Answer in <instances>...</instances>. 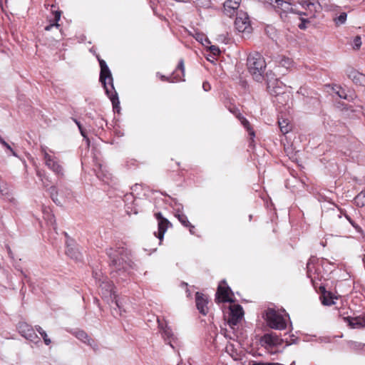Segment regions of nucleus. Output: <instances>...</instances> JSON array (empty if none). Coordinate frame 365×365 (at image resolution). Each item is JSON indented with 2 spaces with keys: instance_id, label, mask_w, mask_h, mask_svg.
<instances>
[{
  "instance_id": "f03ea898",
  "label": "nucleus",
  "mask_w": 365,
  "mask_h": 365,
  "mask_svg": "<svg viewBox=\"0 0 365 365\" xmlns=\"http://www.w3.org/2000/svg\"><path fill=\"white\" fill-rule=\"evenodd\" d=\"M247 66L253 78L259 82L265 80L267 89L272 93L274 90L273 74L270 71L267 72L265 76L263 75L266 68V62L263 56L257 52L250 53L247 57Z\"/></svg>"
},
{
  "instance_id": "de8ad7c7",
  "label": "nucleus",
  "mask_w": 365,
  "mask_h": 365,
  "mask_svg": "<svg viewBox=\"0 0 365 365\" xmlns=\"http://www.w3.org/2000/svg\"><path fill=\"white\" fill-rule=\"evenodd\" d=\"M314 5H315L314 3L307 2V1H304V4H302V6L305 9H310V6H314Z\"/></svg>"
},
{
  "instance_id": "864d4df0",
  "label": "nucleus",
  "mask_w": 365,
  "mask_h": 365,
  "mask_svg": "<svg viewBox=\"0 0 365 365\" xmlns=\"http://www.w3.org/2000/svg\"><path fill=\"white\" fill-rule=\"evenodd\" d=\"M277 98V101H279V98H284V96H279V95H277L276 96Z\"/></svg>"
},
{
  "instance_id": "c03bdc74",
  "label": "nucleus",
  "mask_w": 365,
  "mask_h": 365,
  "mask_svg": "<svg viewBox=\"0 0 365 365\" xmlns=\"http://www.w3.org/2000/svg\"><path fill=\"white\" fill-rule=\"evenodd\" d=\"M74 122L76 123V124L78 125V128L81 133V135L83 136V137H86V134H85V132L81 125V123L79 121H78L76 119H74L73 120Z\"/></svg>"
},
{
  "instance_id": "423d86ee",
  "label": "nucleus",
  "mask_w": 365,
  "mask_h": 365,
  "mask_svg": "<svg viewBox=\"0 0 365 365\" xmlns=\"http://www.w3.org/2000/svg\"><path fill=\"white\" fill-rule=\"evenodd\" d=\"M235 26L237 31L245 35H249L252 31L250 20L247 13L241 12L237 14L235 21Z\"/></svg>"
},
{
  "instance_id": "f257e3e1",
  "label": "nucleus",
  "mask_w": 365,
  "mask_h": 365,
  "mask_svg": "<svg viewBox=\"0 0 365 365\" xmlns=\"http://www.w3.org/2000/svg\"><path fill=\"white\" fill-rule=\"evenodd\" d=\"M107 255L110 259L112 277L118 282L127 280L133 269V264L123 248H109L107 250Z\"/></svg>"
},
{
  "instance_id": "393cba45",
  "label": "nucleus",
  "mask_w": 365,
  "mask_h": 365,
  "mask_svg": "<svg viewBox=\"0 0 365 365\" xmlns=\"http://www.w3.org/2000/svg\"><path fill=\"white\" fill-rule=\"evenodd\" d=\"M176 216L182 225L187 227H190V232L192 233V229H194V226L192 225L189 222L187 216L183 213H178L176 215Z\"/></svg>"
},
{
  "instance_id": "dca6fc26",
  "label": "nucleus",
  "mask_w": 365,
  "mask_h": 365,
  "mask_svg": "<svg viewBox=\"0 0 365 365\" xmlns=\"http://www.w3.org/2000/svg\"><path fill=\"white\" fill-rule=\"evenodd\" d=\"M76 337L86 344L87 345L92 347L94 350H97L98 346L93 339L89 337V336L83 330H78L74 333Z\"/></svg>"
},
{
  "instance_id": "37998d69",
  "label": "nucleus",
  "mask_w": 365,
  "mask_h": 365,
  "mask_svg": "<svg viewBox=\"0 0 365 365\" xmlns=\"http://www.w3.org/2000/svg\"><path fill=\"white\" fill-rule=\"evenodd\" d=\"M210 49L214 55H218L220 53V48L216 46H211Z\"/></svg>"
},
{
  "instance_id": "6e6d98bb",
  "label": "nucleus",
  "mask_w": 365,
  "mask_h": 365,
  "mask_svg": "<svg viewBox=\"0 0 365 365\" xmlns=\"http://www.w3.org/2000/svg\"><path fill=\"white\" fill-rule=\"evenodd\" d=\"M275 365H283V364H281L279 363H275Z\"/></svg>"
},
{
  "instance_id": "1a4fd4ad",
  "label": "nucleus",
  "mask_w": 365,
  "mask_h": 365,
  "mask_svg": "<svg viewBox=\"0 0 365 365\" xmlns=\"http://www.w3.org/2000/svg\"><path fill=\"white\" fill-rule=\"evenodd\" d=\"M275 12L284 21L289 13H295L291 3L283 0H275Z\"/></svg>"
},
{
  "instance_id": "bb28decb",
  "label": "nucleus",
  "mask_w": 365,
  "mask_h": 365,
  "mask_svg": "<svg viewBox=\"0 0 365 365\" xmlns=\"http://www.w3.org/2000/svg\"><path fill=\"white\" fill-rule=\"evenodd\" d=\"M356 205L359 207L365 206V190L360 192L354 198Z\"/></svg>"
},
{
  "instance_id": "a19ab883",
  "label": "nucleus",
  "mask_w": 365,
  "mask_h": 365,
  "mask_svg": "<svg viewBox=\"0 0 365 365\" xmlns=\"http://www.w3.org/2000/svg\"><path fill=\"white\" fill-rule=\"evenodd\" d=\"M309 23V21L307 19H302L301 23L299 24V28L300 29L304 30L307 28V24Z\"/></svg>"
},
{
  "instance_id": "f8f14e48",
  "label": "nucleus",
  "mask_w": 365,
  "mask_h": 365,
  "mask_svg": "<svg viewBox=\"0 0 365 365\" xmlns=\"http://www.w3.org/2000/svg\"><path fill=\"white\" fill-rule=\"evenodd\" d=\"M225 281H222L217 287L216 292V299L218 302H231L232 299L230 298L229 293L231 292L229 287L225 286Z\"/></svg>"
},
{
  "instance_id": "c756f323",
  "label": "nucleus",
  "mask_w": 365,
  "mask_h": 365,
  "mask_svg": "<svg viewBox=\"0 0 365 365\" xmlns=\"http://www.w3.org/2000/svg\"><path fill=\"white\" fill-rule=\"evenodd\" d=\"M49 193H50L51 197L53 200V201L56 204L60 205L61 202L58 200V199L57 197L58 192H57V189H56V186H51L49 188Z\"/></svg>"
},
{
  "instance_id": "a211bd4d",
  "label": "nucleus",
  "mask_w": 365,
  "mask_h": 365,
  "mask_svg": "<svg viewBox=\"0 0 365 365\" xmlns=\"http://www.w3.org/2000/svg\"><path fill=\"white\" fill-rule=\"evenodd\" d=\"M278 125L280 129V131L282 134L285 135L288 133L292 129V125L290 122V120L287 118H278Z\"/></svg>"
},
{
  "instance_id": "4c0bfd02",
  "label": "nucleus",
  "mask_w": 365,
  "mask_h": 365,
  "mask_svg": "<svg viewBox=\"0 0 365 365\" xmlns=\"http://www.w3.org/2000/svg\"><path fill=\"white\" fill-rule=\"evenodd\" d=\"M264 30H265V33L267 34V35L269 38H272V35L273 34V31H274V29H273L272 26V25H267L265 29H264Z\"/></svg>"
},
{
  "instance_id": "6e6552de",
  "label": "nucleus",
  "mask_w": 365,
  "mask_h": 365,
  "mask_svg": "<svg viewBox=\"0 0 365 365\" xmlns=\"http://www.w3.org/2000/svg\"><path fill=\"white\" fill-rule=\"evenodd\" d=\"M18 330L20 334L25 339L34 343L39 341V337L36 334L32 327L26 322H19L18 324Z\"/></svg>"
},
{
  "instance_id": "09e8293b",
  "label": "nucleus",
  "mask_w": 365,
  "mask_h": 365,
  "mask_svg": "<svg viewBox=\"0 0 365 365\" xmlns=\"http://www.w3.org/2000/svg\"><path fill=\"white\" fill-rule=\"evenodd\" d=\"M312 262V259H310L309 260V262H307V269H308V270H307V274L308 275H309V273H310V271H311L310 266H311Z\"/></svg>"
},
{
  "instance_id": "58836bf2",
  "label": "nucleus",
  "mask_w": 365,
  "mask_h": 365,
  "mask_svg": "<svg viewBox=\"0 0 365 365\" xmlns=\"http://www.w3.org/2000/svg\"><path fill=\"white\" fill-rule=\"evenodd\" d=\"M346 218L349 220V222L351 224V225L359 232H361V228L356 225L348 215H345Z\"/></svg>"
},
{
  "instance_id": "4be33fe9",
  "label": "nucleus",
  "mask_w": 365,
  "mask_h": 365,
  "mask_svg": "<svg viewBox=\"0 0 365 365\" xmlns=\"http://www.w3.org/2000/svg\"><path fill=\"white\" fill-rule=\"evenodd\" d=\"M351 328L357 329L365 327V318L361 317H356L354 318H345Z\"/></svg>"
},
{
  "instance_id": "9d476101",
  "label": "nucleus",
  "mask_w": 365,
  "mask_h": 365,
  "mask_svg": "<svg viewBox=\"0 0 365 365\" xmlns=\"http://www.w3.org/2000/svg\"><path fill=\"white\" fill-rule=\"evenodd\" d=\"M244 315L242 307L239 304H234L230 307V314L228 319L229 325L233 328L242 319Z\"/></svg>"
},
{
  "instance_id": "412c9836",
  "label": "nucleus",
  "mask_w": 365,
  "mask_h": 365,
  "mask_svg": "<svg viewBox=\"0 0 365 365\" xmlns=\"http://www.w3.org/2000/svg\"><path fill=\"white\" fill-rule=\"evenodd\" d=\"M172 76L176 81H185L183 78L185 76V66L182 59L179 61L178 66L176 70L173 73Z\"/></svg>"
},
{
  "instance_id": "b1692460",
  "label": "nucleus",
  "mask_w": 365,
  "mask_h": 365,
  "mask_svg": "<svg viewBox=\"0 0 365 365\" xmlns=\"http://www.w3.org/2000/svg\"><path fill=\"white\" fill-rule=\"evenodd\" d=\"M241 123L245 128L247 130L250 135V147L253 146L254 138L255 137V133L253 129L251 128L250 122L245 118H242Z\"/></svg>"
},
{
  "instance_id": "39448f33",
  "label": "nucleus",
  "mask_w": 365,
  "mask_h": 365,
  "mask_svg": "<svg viewBox=\"0 0 365 365\" xmlns=\"http://www.w3.org/2000/svg\"><path fill=\"white\" fill-rule=\"evenodd\" d=\"M41 151L43 156L45 165L52 170L55 175L58 177H63L64 175L63 168L58 160L55 156L51 155L47 152V148L45 146L41 147Z\"/></svg>"
},
{
  "instance_id": "3c124183",
  "label": "nucleus",
  "mask_w": 365,
  "mask_h": 365,
  "mask_svg": "<svg viewBox=\"0 0 365 365\" xmlns=\"http://www.w3.org/2000/svg\"><path fill=\"white\" fill-rule=\"evenodd\" d=\"M353 344L354 346V348H359L361 346V344H356V343H354Z\"/></svg>"
},
{
  "instance_id": "f704fd0d",
  "label": "nucleus",
  "mask_w": 365,
  "mask_h": 365,
  "mask_svg": "<svg viewBox=\"0 0 365 365\" xmlns=\"http://www.w3.org/2000/svg\"><path fill=\"white\" fill-rule=\"evenodd\" d=\"M0 192L2 195L9 197V192L6 183H0Z\"/></svg>"
},
{
  "instance_id": "ddd939ff",
  "label": "nucleus",
  "mask_w": 365,
  "mask_h": 365,
  "mask_svg": "<svg viewBox=\"0 0 365 365\" xmlns=\"http://www.w3.org/2000/svg\"><path fill=\"white\" fill-rule=\"evenodd\" d=\"M275 66L279 69V73L284 75L292 66L293 61L291 58L284 56H278L275 58Z\"/></svg>"
},
{
  "instance_id": "a18cd8bd",
  "label": "nucleus",
  "mask_w": 365,
  "mask_h": 365,
  "mask_svg": "<svg viewBox=\"0 0 365 365\" xmlns=\"http://www.w3.org/2000/svg\"><path fill=\"white\" fill-rule=\"evenodd\" d=\"M266 7L272 8V0H262Z\"/></svg>"
},
{
  "instance_id": "ea45409f",
  "label": "nucleus",
  "mask_w": 365,
  "mask_h": 365,
  "mask_svg": "<svg viewBox=\"0 0 365 365\" xmlns=\"http://www.w3.org/2000/svg\"><path fill=\"white\" fill-rule=\"evenodd\" d=\"M41 336L44 341L45 344L49 345L51 344V339L48 337V335L45 331H42Z\"/></svg>"
},
{
  "instance_id": "a878e982",
  "label": "nucleus",
  "mask_w": 365,
  "mask_h": 365,
  "mask_svg": "<svg viewBox=\"0 0 365 365\" xmlns=\"http://www.w3.org/2000/svg\"><path fill=\"white\" fill-rule=\"evenodd\" d=\"M321 299L324 305L330 306L334 304L333 297L330 292H324L321 297Z\"/></svg>"
},
{
  "instance_id": "aec40b11",
  "label": "nucleus",
  "mask_w": 365,
  "mask_h": 365,
  "mask_svg": "<svg viewBox=\"0 0 365 365\" xmlns=\"http://www.w3.org/2000/svg\"><path fill=\"white\" fill-rule=\"evenodd\" d=\"M260 343L267 350L272 352L274 348V336L272 334H265L260 339Z\"/></svg>"
},
{
  "instance_id": "6ab92c4d",
  "label": "nucleus",
  "mask_w": 365,
  "mask_h": 365,
  "mask_svg": "<svg viewBox=\"0 0 365 365\" xmlns=\"http://www.w3.org/2000/svg\"><path fill=\"white\" fill-rule=\"evenodd\" d=\"M66 255L71 259L75 260H81L82 259V255L78 251V250L75 246L70 245L68 242H66Z\"/></svg>"
},
{
  "instance_id": "8fccbe9b",
  "label": "nucleus",
  "mask_w": 365,
  "mask_h": 365,
  "mask_svg": "<svg viewBox=\"0 0 365 365\" xmlns=\"http://www.w3.org/2000/svg\"><path fill=\"white\" fill-rule=\"evenodd\" d=\"M36 330L38 331V333L41 335V332H42V331H43V329L39 326H36Z\"/></svg>"
},
{
  "instance_id": "49530a36",
  "label": "nucleus",
  "mask_w": 365,
  "mask_h": 365,
  "mask_svg": "<svg viewBox=\"0 0 365 365\" xmlns=\"http://www.w3.org/2000/svg\"><path fill=\"white\" fill-rule=\"evenodd\" d=\"M202 88H203L204 91H208L210 90L211 86H210L209 83L204 82L203 84H202Z\"/></svg>"
},
{
  "instance_id": "13d9d810",
  "label": "nucleus",
  "mask_w": 365,
  "mask_h": 365,
  "mask_svg": "<svg viewBox=\"0 0 365 365\" xmlns=\"http://www.w3.org/2000/svg\"><path fill=\"white\" fill-rule=\"evenodd\" d=\"M291 365H294V361H293V362L291 364Z\"/></svg>"
},
{
  "instance_id": "4468645a",
  "label": "nucleus",
  "mask_w": 365,
  "mask_h": 365,
  "mask_svg": "<svg viewBox=\"0 0 365 365\" xmlns=\"http://www.w3.org/2000/svg\"><path fill=\"white\" fill-rule=\"evenodd\" d=\"M289 320V317L284 310L282 312H277L275 310V329H285Z\"/></svg>"
},
{
  "instance_id": "2eb2a0df",
  "label": "nucleus",
  "mask_w": 365,
  "mask_h": 365,
  "mask_svg": "<svg viewBox=\"0 0 365 365\" xmlns=\"http://www.w3.org/2000/svg\"><path fill=\"white\" fill-rule=\"evenodd\" d=\"M195 302H196V306L197 309L199 310V312L203 314L206 315L208 312V299L207 297L204 295L203 294H201L200 292H197L195 295Z\"/></svg>"
},
{
  "instance_id": "7ed1b4c3",
  "label": "nucleus",
  "mask_w": 365,
  "mask_h": 365,
  "mask_svg": "<svg viewBox=\"0 0 365 365\" xmlns=\"http://www.w3.org/2000/svg\"><path fill=\"white\" fill-rule=\"evenodd\" d=\"M98 61L101 67L100 81L102 83L106 94L112 101L113 107L115 108L116 105L119 104V101L113 86L111 72L104 60L98 58Z\"/></svg>"
},
{
  "instance_id": "0eeeda50",
  "label": "nucleus",
  "mask_w": 365,
  "mask_h": 365,
  "mask_svg": "<svg viewBox=\"0 0 365 365\" xmlns=\"http://www.w3.org/2000/svg\"><path fill=\"white\" fill-rule=\"evenodd\" d=\"M157 321L158 324V328L163 338L167 344H168L173 349H174V346L173 345L172 341H174L176 338L171 328L167 324V322L165 320H160L159 318H158Z\"/></svg>"
},
{
  "instance_id": "9b49d317",
  "label": "nucleus",
  "mask_w": 365,
  "mask_h": 365,
  "mask_svg": "<svg viewBox=\"0 0 365 365\" xmlns=\"http://www.w3.org/2000/svg\"><path fill=\"white\" fill-rule=\"evenodd\" d=\"M155 217L158 220V232H154V234L155 237L158 238L160 242H161L164 237L165 232L168 230L170 222L167 219L163 217L160 212L156 213ZM159 244H160V242H159Z\"/></svg>"
},
{
  "instance_id": "72a5a7b5",
  "label": "nucleus",
  "mask_w": 365,
  "mask_h": 365,
  "mask_svg": "<svg viewBox=\"0 0 365 365\" xmlns=\"http://www.w3.org/2000/svg\"><path fill=\"white\" fill-rule=\"evenodd\" d=\"M228 6H225L224 5V13L226 16H229V17H232L233 16L235 13H236V11L237 9H232V7H230V5H227Z\"/></svg>"
},
{
  "instance_id": "2f4dec72",
  "label": "nucleus",
  "mask_w": 365,
  "mask_h": 365,
  "mask_svg": "<svg viewBox=\"0 0 365 365\" xmlns=\"http://www.w3.org/2000/svg\"><path fill=\"white\" fill-rule=\"evenodd\" d=\"M241 0H227L225 2V6H228L230 5L232 9H237L240 6Z\"/></svg>"
},
{
  "instance_id": "e433bc0d",
  "label": "nucleus",
  "mask_w": 365,
  "mask_h": 365,
  "mask_svg": "<svg viewBox=\"0 0 365 365\" xmlns=\"http://www.w3.org/2000/svg\"><path fill=\"white\" fill-rule=\"evenodd\" d=\"M274 341H275V347L277 346V344H279L282 342H285V346H287L289 345V341H288V339L287 338H285V339H279L278 336H277V334H275V339H274ZM277 351V350L275 349V352Z\"/></svg>"
},
{
  "instance_id": "7c9ffc66",
  "label": "nucleus",
  "mask_w": 365,
  "mask_h": 365,
  "mask_svg": "<svg viewBox=\"0 0 365 365\" xmlns=\"http://www.w3.org/2000/svg\"><path fill=\"white\" fill-rule=\"evenodd\" d=\"M347 14L345 12H342L340 14V15L337 17H336L334 20L336 24V25H341L344 24L346 21Z\"/></svg>"
},
{
  "instance_id": "5701e85b",
  "label": "nucleus",
  "mask_w": 365,
  "mask_h": 365,
  "mask_svg": "<svg viewBox=\"0 0 365 365\" xmlns=\"http://www.w3.org/2000/svg\"><path fill=\"white\" fill-rule=\"evenodd\" d=\"M262 318L267 327L271 329H274V309L269 308L264 311L262 314Z\"/></svg>"
},
{
  "instance_id": "4d7b16f0",
  "label": "nucleus",
  "mask_w": 365,
  "mask_h": 365,
  "mask_svg": "<svg viewBox=\"0 0 365 365\" xmlns=\"http://www.w3.org/2000/svg\"><path fill=\"white\" fill-rule=\"evenodd\" d=\"M277 83V81H275L274 85L276 86Z\"/></svg>"
},
{
  "instance_id": "cd10ccee",
  "label": "nucleus",
  "mask_w": 365,
  "mask_h": 365,
  "mask_svg": "<svg viewBox=\"0 0 365 365\" xmlns=\"http://www.w3.org/2000/svg\"><path fill=\"white\" fill-rule=\"evenodd\" d=\"M60 19H61V12L56 11L55 14H54V22L46 26L45 27V30L50 31L53 26L58 28L60 25L58 24V21L60 20Z\"/></svg>"
},
{
  "instance_id": "f3484780",
  "label": "nucleus",
  "mask_w": 365,
  "mask_h": 365,
  "mask_svg": "<svg viewBox=\"0 0 365 365\" xmlns=\"http://www.w3.org/2000/svg\"><path fill=\"white\" fill-rule=\"evenodd\" d=\"M348 77L357 85L365 86V75L359 73V71L350 68L346 71Z\"/></svg>"
},
{
  "instance_id": "c9c22d12",
  "label": "nucleus",
  "mask_w": 365,
  "mask_h": 365,
  "mask_svg": "<svg viewBox=\"0 0 365 365\" xmlns=\"http://www.w3.org/2000/svg\"><path fill=\"white\" fill-rule=\"evenodd\" d=\"M1 144L9 150L14 156H16L15 151L11 148L9 144H8L2 138H0Z\"/></svg>"
},
{
  "instance_id": "20e7f679",
  "label": "nucleus",
  "mask_w": 365,
  "mask_h": 365,
  "mask_svg": "<svg viewBox=\"0 0 365 365\" xmlns=\"http://www.w3.org/2000/svg\"><path fill=\"white\" fill-rule=\"evenodd\" d=\"M93 277L98 282L101 288V294L108 303H115V306L120 309L117 295L113 290V284L106 277H103L101 272H93Z\"/></svg>"
},
{
  "instance_id": "603ef678",
  "label": "nucleus",
  "mask_w": 365,
  "mask_h": 365,
  "mask_svg": "<svg viewBox=\"0 0 365 365\" xmlns=\"http://www.w3.org/2000/svg\"><path fill=\"white\" fill-rule=\"evenodd\" d=\"M161 79H162L163 81H168V78L167 77H165V76H161Z\"/></svg>"
},
{
  "instance_id": "79ce46f5",
  "label": "nucleus",
  "mask_w": 365,
  "mask_h": 365,
  "mask_svg": "<svg viewBox=\"0 0 365 365\" xmlns=\"http://www.w3.org/2000/svg\"><path fill=\"white\" fill-rule=\"evenodd\" d=\"M195 39L197 41H200L201 43H202L203 39H205L206 41L209 42V41L207 39V38L203 34H196Z\"/></svg>"
},
{
  "instance_id": "5fc2aeb1",
  "label": "nucleus",
  "mask_w": 365,
  "mask_h": 365,
  "mask_svg": "<svg viewBox=\"0 0 365 365\" xmlns=\"http://www.w3.org/2000/svg\"><path fill=\"white\" fill-rule=\"evenodd\" d=\"M363 115L365 116V109L363 110Z\"/></svg>"
},
{
  "instance_id": "473e14b6",
  "label": "nucleus",
  "mask_w": 365,
  "mask_h": 365,
  "mask_svg": "<svg viewBox=\"0 0 365 365\" xmlns=\"http://www.w3.org/2000/svg\"><path fill=\"white\" fill-rule=\"evenodd\" d=\"M361 38L359 36H356L353 39L352 48L354 50H359L361 46Z\"/></svg>"
},
{
  "instance_id": "c85d7f7f",
  "label": "nucleus",
  "mask_w": 365,
  "mask_h": 365,
  "mask_svg": "<svg viewBox=\"0 0 365 365\" xmlns=\"http://www.w3.org/2000/svg\"><path fill=\"white\" fill-rule=\"evenodd\" d=\"M337 88L338 90L336 91L335 93L339 98L346 99L348 101H352L354 99V96L352 95L346 94L345 91L341 89V88Z\"/></svg>"
}]
</instances>
